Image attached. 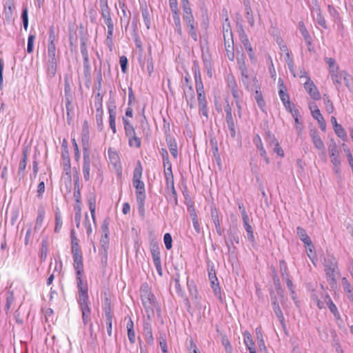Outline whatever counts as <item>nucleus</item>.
<instances>
[{"mask_svg": "<svg viewBox=\"0 0 353 353\" xmlns=\"http://www.w3.org/2000/svg\"><path fill=\"white\" fill-rule=\"evenodd\" d=\"M307 77V81L304 83V88L310 94V96L315 101L319 100L321 99L320 93L314 83L310 79V77Z\"/></svg>", "mask_w": 353, "mask_h": 353, "instance_id": "obj_9", "label": "nucleus"}, {"mask_svg": "<svg viewBox=\"0 0 353 353\" xmlns=\"http://www.w3.org/2000/svg\"><path fill=\"white\" fill-rule=\"evenodd\" d=\"M38 214L36 219V223L34 225V231L37 232L42 226L43 221L45 216V210L43 208L40 207L38 209Z\"/></svg>", "mask_w": 353, "mask_h": 353, "instance_id": "obj_29", "label": "nucleus"}, {"mask_svg": "<svg viewBox=\"0 0 353 353\" xmlns=\"http://www.w3.org/2000/svg\"><path fill=\"white\" fill-rule=\"evenodd\" d=\"M95 202H96V198L94 194H92L89 199H88V205L90 211L91 213L92 219L93 220V222L95 223Z\"/></svg>", "mask_w": 353, "mask_h": 353, "instance_id": "obj_34", "label": "nucleus"}, {"mask_svg": "<svg viewBox=\"0 0 353 353\" xmlns=\"http://www.w3.org/2000/svg\"><path fill=\"white\" fill-rule=\"evenodd\" d=\"M166 142L169 148V150L174 158H176L178 155L177 152V144L174 137L170 135L166 136Z\"/></svg>", "mask_w": 353, "mask_h": 353, "instance_id": "obj_24", "label": "nucleus"}, {"mask_svg": "<svg viewBox=\"0 0 353 353\" xmlns=\"http://www.w3.org/2000/svg\"><path fill=\"white\" fill-rule=\"evenodd\" d=\"M245 230L247 232L248 240L254 245L255 243V238L254 236V231L250 224L244 225Z\"/></svg>", "mask_w": 353, "mask_h": 353, "instance_id": "obj_38", "label": "nucleus"}, {"mask_svg": "<svg viewBox=\"0 0 353 353\" xmlns=\"http://www.w3.org/2000/svg\"><path fill=\"white\" fill-rule=\"evenodd\" d=\"M57 72V64L48 63L47 72L50 77H54Z\"/></svg>", "mask_w": 353, "mask_h": 353, "instance_id": "obj_63", "label": "nucleus"}, {"mask_svg": "<svg viewBox=\"0 0 353 353\" xmlns=\"http://www.w3.org/2000/svg\"><path fill=\"white\" fill-rule=\"evenodd\" d=\"M174 20V30L177 32V34L182 37L183 36V30L181 27V22L180 19V15L176 17H172Z\"/></svg>", "mask_w": 353, "mask_h": 353, "instance_id": "obj_36", "label": "nucleus"}, {"mask_svg": "<svg viewBox=\"0 0 353 353\" xmlns=\"http://www.w3.org/2000/svg\"><path fill=\"white\" fill-rule=\"evenodd\" d=\"M143 168L140 161H138L137 166L133 172L132 185L136 189L137 200L145 199V184L141 181Z\"/></svg>", "mask_w": 353, "mask_h": 353, "instance_id": "obj_2", "label": "nucleus"}, {"mask_svg": "<svg viewBox=\"0 0 353 353\" xmlns=\"http://www.w3.org/2000/svg\"><path fill=\"white\" fill-rule=\"evenodd\" d=\"M122 121L124 125L125 135H130V134H132V132L135 130L132 124L125 117H123Z\"/></svg>", "mask_w": 353, "mask_h": 353, "instance_id": "obj_37", "label": "nucleus"}, {"mask_svg": "<svg viewBox=\"0 0 353 353\" xmlns=\"http://www.w3.org/2000/svg\"><path fill=\"white\" fill-rule=\"evenodd\" d=\"M270 298H271V303L272 305H274V303L275 304H279L280 303H282L283 301V294H281V296H279V295L276 292H270Z\"/></svg>", "mask_w": 353, "mask_h": 353, "instance_id": "obj_46", "label": "nucleus"}, {"mask_svg": "<svg viewBox=\"0 0 353 353\" xmlns=\"http://www.w3.org/2000/svg\"><path fill=\"white\" fill-rule=\"evenodd\" d=\"M163 241L166 249L170 250L172 247V239L171 234L170 233L165 234L163 236Z\"/></svg>", "mask_w": 353, "mask_h": 353, "instance_id": "obj_56", "label": "nucleus"}, {"mask_svg": "<svg viewBox=\"0 0 353 353\" xmlns=\"http://www.w3.org/2000/svg\"><path fill=\"white\" fill-rule=\"evenodd\" d=\"M108 112H109V123L110 127L112 130V132L115 134L117 132L116 129V115H117V106L114 102H110L108 104Z\"/></svg>", "mask_w": 353, "mask_h": 353, "instance_id": "obj_13", "label": "nucleus"}, {"mask_svg": "<svg viewBox=\"0 0 353 353\" xmlns=\"http://www.w3.org/2000/svg\"><path fill=\"white\" fill-rule=\"evenodd\" d=\"M174 280L175 288H176L177 294L179 296L183 297L184 295V292L182 290L181 285H180V274L178 272H176L175 274Z\"/></svg>", "mask_w": 353, "mask_h": 353, "instance_id": "obj_44", "label": "nucleus"}, {"mask_svg": "<svg viewBox=\"0 0 353 353\" xmlns=\"http://www.w3.org/2000/svg\"><path fill=\"white\" fill-rule=\"evenodd\" d=\"M150 252L153 262L161 261V253L159 243L155 240L150 241Z\"/></svg>", "mask_w": 353, "mask_h": 353, "instance_id": "obj_20", "label": "nucleus"}, {"mask_svg": "<svg viewBox=\"0 0 353 353\" xmlns=\"http://www.w3.org/2000/svg\"><path fill=\"white\" fill-rule=\"evenodd\" d=\"M183 14L192 13V9L188 0H181Z\"/></svg>", "mask_w": 353, "mask_h": 353, "instance_id": "obj_61", "label": "nucleus"}, {"mask_svg": "<svg viewBox=\"0 0 353 353\" xmlns=\"http://www.w3.org/2000/svg\"><path fill=\"white\" fill-rule=\"evenodd\" d=\"M100 13L107 26H114L111 16L110 8L108 5V0H99Z\"/></svg>", "mask_w": 353, "mask_h": 353, "instance_id": "obj_7", "label": "nucleus"}, {"mask_svg": "<svg viewBox=\"0 0 353 353\" xmlns=\"http://www.w3.org/2000/svg\"><path fill=\"white\" fill-rule=\"evenodd\" d=\"M114 316H105V324L107 326V332L109 336H112V319Z\"/></svg>", "mask_w": 353, "mask_h": 353, "instance_id": "obj_59", "label": "nucleus"}, {"mask_svg": "<svg viewBox=\"0 0 353 353\" xmlns=\"http://www.w3.org/2000/svg\"><path fill=\"white\" fill-rule=\"evenodd\" d=\"M88 39L85 35H82L80 37V49L81 53L83 60H89V55L88 51Z\"/></svg>", "mask_w": 353, "mask_h": 353, "instance_id": "obj_27", "label": "nucleus"}, {"mask_svg": "<svg viewBox=\"0 0 353 353\" xmlns=\"http://www.w3.org/2000/svg\"><path fill=\"white\" fill-rule=\"evenodd\" d=\"M99 255L101 256V263L103 267L105 268L107 265L108 263V250H99Z\"/></svg>", "mask_w": 353, "mask_h": 353, "instance_id": "obj_54", "label": "nucleus"}, {"mask_svg": "<svg viewBox=\"0 0 353 353\" xmlns=\"http://www.w3.org/2000/svg\"><path fill=\"white\" fill-rule=\"evenodd\" d=\"M28 8L26 6L23 8L22 12H21V19L23 21V25L25 30H28Z\"/></svg>", "mask_w": 353, "mask_h": 353, "instance_id": "obj_43", "label": "nucleus"}, {"mask_svg": "<svg viewBox=\"0 0 353 353\" xmlns=\"http://www.w3.org/2000/svg\"><path fill=\"white\" fill-rule=\"evenodd\" d=\"M142 17L143 19L144 24L145 25L148 30L150 28V13L147 8L142 10Z\"/></svg>", "mask_w": 353, "mask_h": 353, "instance_id": "obj_51", "label": "nucleus"}, {"mask_svg": "<svg viewBox=\"0 0 353 353\" xmlns=\"http://www.w3.org/2000/svg\"><path fill=\"white\" fill-rule=\"evenodd\" d=\"M23 157L21 160L19 165V172H18V176L19 177H23V172L26 169V164H27V160H28V150L27 148L23 149Z\"/></svg>", "mask_w": 353, "mask_h": 353, "instance_id": "obj_28", "label": "nucleus"}, {"mask_svg": "<svg viewBox=\"0 0 353 353\" xmlns=\"http://www.w3.org/2000/svg\"><path fill=\"white\" fill-rule=\"evenodd\" d=\"M130 134V135H125L126 137H128V139L129 146L131 148H133V147L137 148H140L141 145V138H139L137 135L135 130L132 132V134Z\"/></svg>", "mask_w": 353, "mask_h": 353, "instance_id": "obj_26", "label": "nucleus"}, {"mask_svg": "<svg viewBox=\"0 0 353 353\" xmlns=\"http://www.w3.org/2000/svg\"><path fill=\"white\" fill-rule=\"evenodd\" d=\"M36 35L35 34H30L28 38V46H27V52L30 54L33 52L34 49V41L35 40Z\"/></svg>", "mask_w": 353, "mask_h": 353, "instance_id": "obj_48", "label": "nucleus"}, {"mask_svg": "<svg viewBox=\"0 0 353 353\" xmlns=\"http://www.w3.org/2000/svg\"><path fill=\"white\" fill-rule=\"evenodd\" d=\"M62 148V159H63V170L66 172V174L70 173V159L69 155V152L67 145V141L65 139H63V143L61 144Z\"/></svg>", "mask_w": 353, "mask_h": 353, "instance_id": "obj_8", "label": "nucleus"}, {"mask_svg": "<svg viewBox=\"0 0 353 353\" xmlns=\"http://www.w3.org/2000/svg\"><path fill=\"white\" fill-rule=\"evenodd\" d=\"M324 104L325 105V110L327 113L330 114L334 112V105L331 100L329 99V97L326 94L323 96Z\"/></svg>", "mask_w": 353, "mask_h": 353, "instance_id": "obj_45", "label": "nucleus"}, {"mask_svg": "<svg viewBox=\"0 0 353 353\" xmlns=\"http://www.w3.org/2000/svg\"><path fill=\"white\" fill-rule=\"evenodd\" d=\"M73 267L75 270L76 273V279L77 286L79 285H84L83 283V281L81 279V276L83 272V262H74Z\"/></svg>", "mask_w": 353, "mask_h": 353, "instance_id": "obj_21", "label": "nucleus"}, {"mask_svg": "<svg viewBox=\"0 0 353 353\" xmlns=\"http://www.w3.org/2000/svg\"><path fill=\"white\" fill-rule=\"evenodd\" d=\"M192 70L194 75L195 84L203 83L199 66L194 64Z\"/></svg>", "mask_w": 353, "mask_h": 353, "instance_id": "obj_49", "label": "nucleus"}, {"mask_svg": "<svg viewBox=\"0 0 353 353\" xmlns=\"http://www.w3.org/2000/svg\"><path fill=\"white\" fill-rule=\"evenodd\" d=\"M103 310L105 312V316H114L113 313L111 310V303L110 300L106 298L105 300L104 305H103Z\"/></svg>", "mask_w": 353, "mask_h": 353, "instance_id": "obj_52", "label": "nucleus"}, {"mask_svg": "<svg viewBox=\"0 0 353 353\" xmlns=\"http://www.w3.org/2000/svg\"><path fill=\"white\" fill-rule=\"evenodd\" d=\"M140 296L145 313L150 319L152 316H154V308L157 307L158 303L155 296L152 293L147 283L141 285Z\"/></svg>", "mask_w": 353, "mask_h": 353, "instance_id": "obj_1", "label": "nucleus"}, {"mask_svg": "<svg viewBox=\"0 0 353 353\" xmlns=\"http://www.w3.org/2000/svg\"><path fill=\"white\" fill-rule=\"evenodd\" d=\"M83 173L84 179L86 181L90 180V152L83 153Z\"/></svg>", "mask_w": 353, "mask_h": 353, "instance_id": "obj_16", "label": "nucleus"}, {"mask_svg": "<svg viewBox=\"0 0 353 353\" xmlns=\"http://www.w3.org/2000/svg\"><path fill=\"white\" fill-rule=\"evenodd\" d=\"M337 268H334V263L332 265L331 268H325V271L327 277L328 281L332 283H336L335 272Z\"/></svg>", "mask_w": 353, "mask_h": 353, "instance_id": "obj_33", "label": "nucleus"}, {"mask_svg": "<svg viewBox=\"0 0 353 353\" xmlns=\"http://www.w3.org/2000/svg\"><path fill=\"white\" fill-rule=\"evenodd\" d=\"M210 215L214 225L220 223L219 212L216 208H211Z\"/></svg>", "mask_w": 353, "mask_h": 353, "instance_id": "obj_57", "label": "nucleus"}, {"mask_svg": "<svg viewBox=\"0 0 353 353\" xmlns=\"http://www.w3.org/2000/svg\"><path fill=\"white\" fill-rule=\"evenodd\" d=\"M48 251V242L46 240H43L41 243V249L40 254V259L42 261H44L47 258Z\"/></svg>", "mask_w": 353, "mask_h": 353, "instance_id": "obj_39", "label": "nucleus"}, {"mask_svg": "<svg viewBox=\"0 0 353 353\" xmlns=\"http://www.w3.org/2000/svg\"><path fill=\"white\" fill-rule=\"evenodd\" d=\"M273 282H274V285L276 288V292L279 295V296H281V294H283V291L281 288V285L279 279L276 276H274Z\"/></svg>", "mask_w": 353, "mask_h": 353, "instance_id": "obj_58", "label": "nucleus"}, {"mask_svg": "<svg viewBox=\"0 0 353 353\" xmlns=\"http://www.w3.org/2000/svg\"><path fill=\"white\" fill-rule=\"evenodd\" d=\"M224 111L225 112V121L230 130V136L234 138L236 136L235 123L232 116V110L228 99L225 100Z\"/></svg>", "mask_w": 353, "mask_h": 353, "instance_id": "obj_6", "label": "nucleus"}, {"mask_svg": "<svg viewBox=\"0 0 353 353\" xmlns=\"http://www.w3.org/2000/svg\"><path fill=\"white\" fill-rule=\"evenodd\" d=\"M94 105L96 107V112H101L103 111L102 109V96L100 93H97L95 96V103Z\"/></svg>", "mask_w": 353, "mask_h": 353, "instance_id": "obj_55", "label": "nucleus"}, {"mask_svg": "<svg viewBox=\"0 0 353 353\" xmlns=\"http://www.w3.org/2000/svg\"><path fill=\"white\" fill-rule=\"evenodd\" d=\"M297 235L299 236L301 241H302L306 246H313L312 241L310 236L306 233L305 229L301 227H298L296 228Z\"/></svg>", "mask_w": 353, "mask_h": 353, "instance_id": "obj_25", "label": "nucleus"}, {"mask_svg": "<svg viewBox=\"0 0 353 353\" xmlns=\"http://www.w3.org/2000/svg\"><path fill=\"white\" fill-rule=\"evenodd\" d=\"M244 343L248 350L249 347H254L253 346L254 343L252 339L251 334L248 332H246L244 334Z\"/></svg>", "mask_w": 353, "mask_h": 353, "instance_id": "obj_53", "label": "nucleus"}, {"mask_svg": "<svg viewBox=\"0 0 353 353\" xmlns=\"http://www.w3.org/2000/svg\"><path fill=\"white\" fill-rule=\"evenodd\" d=\"M241 81L245 88L248 91H253L256 86L259 85L256 77L252 74H248L245 77H242Z\"/></svg>", "mask_w": 353, "mask_h": 353, "instance_id": "obj_11", "label": "nucleus"}, {"mask_svg": "<svg viewBox=\"0 0 353 353\" xmlns=\"http://www.w3.org/2000/svg\"><path fill=\"white\" fill-rule=\"evenodd\" d=\"M243 6L245 7V17L247 20L250 25V26L253 27L254 25V19L253 16V12L250 6V2L249 0H243Z\"/></svg>", "mask_w": 353, "mask_h": 353, "instance_id": "obj_23", "label": "nucleus"}, {"mask_svg": "<svg viewBox=\"0 0 353 353\" xmlns=\"http://www.w3.org/2000/svg\"><path fill=\"white\" fill-rule=\"evenodd\" d=\"M313 12H316V17L315 18V20L316 23L321 26L323 28L327 29V26L326 21L324 18V17L322 15L321 12L319 8H316L313 9Z\"/></svg>", "mask_w": 353, "mask_h": 353, "instance_id": "obj_30", "label": "nucleus"}, {"mask_svg": "<svg viewBox=\"0 0 353 353\" xmlns=\"http://www.w3.org/2000/svg\"><path fill=\"white\" fill-rule=\"evenodd\" d=\"M143 334L145 336L146 341L148 343L151 344L153 342V336L152 333L151 325L148 323L143 325Z\"/></svg>", "mask_w": 353, "mask_h": 353, "instance_id": "obj_31", "label": "nucleus"}, {"mask_svg": "<svg viewBox=\"0 0 353 353\" xmlns=\"http://www.w3.org/2000/svg\"><path fill=\"white\" fill-rule=\"evenodd\" d=\"M328 150L331 158V162L333 165H341V160L339 156L338 146L335 141L331 140L328 146Z\"/></svg>", "mask_w": 353, "mask_h": 353, "instance_id": "obj_10", "label": "nucleus"}, {"mask_svg": "<svg viewBox=\"0 0 353 353\" xmlns=\"http://www.w3.org/2000/svg\"><path fill=\"white\" fill-rule=\"evenodd\" d=\"M62 226V220L61 216V213L57 209V210L55 212V228H54V232L58 233Z\"/></svg>", "mask_w": 353, "mask_h": 353, "instance_id": "obj_42", "label": "nucleus"}, {"mask_svg": "<svg viewBox=\"0 0 353 353\" xmlns=\"http://www.w3.org/2000/svg\"><path fill=\"white\" fill-rule=\"evenodd\" d=\"M228 239H225V245L230 250L231 247L234 245V243H239V236L237 232L235 230H229L227 232Z\"/></svg>", "mask_w": 353, "mask_h": 353, "instance_id": "obj_15", "label": "nucleus"}, {"mask_svg": "<svg viewBox=\"0 0 353 353\" xmlns=\"http://www.w3.org/2000/svg\"><path fill=\"white\" fill-rule=\"evenodd\" d=\"M272 306L273 310H274L276 317L278 318L279 322L281 323L282 326L284 327L285 326V318H284L283 312L279 306V305L275 304V303H274V305H272Z\"/></svg>", "mask_w": 353, "mask_h": 353, "instance_id": "obj_32", "label": "nucleus"}, {"mask_svg": "<svg viewBox=\"0 0 353 353\" xmlns=\"http://www.w3.org/2000/svg\"><path fill=\"white\" fill-rule=\"evenodd\" d=\"M13 301H14L13 294L12 292H10L8 296L6 298V303L5 308H4L5 311L6 312H8V311L10 310V306L12 304Z\"/></svg>", "mask_w": 353, "mask_h": 353, "instance_id": "obj_62", "label": "nucleus"}, {"mask_svg": "<svg viewBox=\"0 0 353 353\" xmlns=\"http://www.w3.org/2000/svg\"><path fill=\"white\" fill-rule=\"evenodd\" d=\"M96 121L99 131L103 129V111L96 112Z\"/></svg>", "mask_w": 353, "mask_h": 353, "instance_id": "obj_60", "label": "nucleus"}, {"mask_svg": "<svg viewBox=\"0 0 353 353\" xmlns=\"http://www.w3.org/2000/svg\"><path fill=\"white\" fill-rule=\"evenodd\" d=\"M183 19L186 25L191 38L194 41H196L198 40V36L196 30V22L194 20L192 12L189 14H183Z\"/></svg>", "mask_w": 353, "mask_h": 353, "instance_id": "obj_5", "label": "nucleus"}, {"mask_svg": "<svg viewBox=\"0 0 353 353\" xmlns=\"http://www.w3.org/2000/svg\"><path fill=\"white\" fill-rule=\"evenodd\" d=\"M254 90L255 91L254 99L256 101L259 108L261 110V111L265 112V102L263 99V94L260 90V85L256 86L254 89Z\"/></svg>", "mask_w": 353, "mask_h": 353, "instance_id": "obj_22", "label": "nucleus"}, {"mask_svg": "<svg viewBox=\"0 0 353 353\" xmlns=\"http://www.w3.org/2000/svg\"><path fill=\"white\" fill-rule=\"evenodd\" d=\"M228 23L223 25V34L224 39V45L226 52H230L232 57H234V40L232 29L230 24L228 22V19L225 20Z\"/></svg>", "mask_w": 353, "mask_h": 353, "instance_id": "obj_4", "label": "nucleus"}, {"mask_svg": "<svg viewBox=\"0 0 353 353\" xmlns=\"http://www.w3.org/2000/svg\"><path fill=\"white\" fill-rule=\"evenodd\" d=\"M334 130L336 134L339 137L341 138L343 140L346 139L347 134L341 125H336V128H334Z\"/></svg>", "mask_w": 353, "mask_h": 353, "instance_id": "obj_50", "label": "nucleus"}, {"mask_svg": "<svg viewBox=\"0 0 353 353\" xmlns=\"http://www.w3.org/2000/svg\"><path fill=\"white\" fill-rule=\"evenodd\" d=\"M79 297L77 298V302L79 305L81 312L91 310V307L90 306V303L89 301L88 296V289L87 284L85 283L84 285H79L77 286Z\"/></svg>", "mask_w": 353, "mask_h": 353, "instance_id": "obj_3", "label": "nucleus"}, {"mask_svg": "<svg viewBox=\"0 0 353 353\" xmlns=\"http://www.w3.org/2000/svg\"><path fill=\"white\" fill-rule=\"evenodd\" d=\"M327 303V305L330 310V312L334 315L336 316V314H339V312L337 310L336 306L335 304L332 302L331 298L329 296H327L325 297V300Z\"/></svg>", "mask_w": 353, "mask_h": 353, "instance_id": "obj_47", "label": "nucleus"}, {"mask_svg": "<svg viewBox=\"0 0 353 353\" xmlns=\"http://www.w3.org/2000/svg\"><path fill=\"white\" fill-rule=\"evenodd\" d=\"M310 136L312 139V143L314 145L315 148L319 150H323L325 149V145L321 140L319 132L316 130H311L310 132Z\"/></svg>", "mask_w": 353, "mask_h": 353, "instance_id": "obj_18", "label": "nucleus"}, {"mask_svg": "<svg viewBox=\"0 0 353 353\" xmlns=\"http://www.w3.org/2000/svg\"><path fill=\"white\" fill-rule=\"evenodd\" d=\"M90 136H89V130L87 125V122L85 121L82 132H81V144L83 148V153L90 152V143H89Z\"/></svg>", "mask_w": 353, "mask_h": 353, "instance_id": "obj_12", "label": "nucleus"}, {"mask_svg": "<svg viewBox=\"0 0 353 353\" xmlns=\"http://www.w3.org/2000/svg\"><path fill=\"white\" fill-rule=\"evenodd\" d=\"M121 71L125 73L128 68V59L125 56H121L119 59Z\"/></svg>", "mask_w": 353, "mask_h": 353, "instance_id": "obj_64", "label": "nucleus"}, {"mask_svg": "<svg viewBox=\"0 0 353 353\" xmlns=\"http://www.w3.org/2000/svg\"><path fill=\"white\" fill-rule=\"evenodd\" d=\"M184 91V96L185 101L188 103V105L190 106V108H194L195 101H194V91L193 90V88L192 85H190L188 86V88H183Z\"/></svg>", "mask_w": 353, "mask_h": 353, "instance_id": "obj_17", "label": "nucleus"}, {"mask_svg": "<svg viewBox=\"0 0 353 353\" xmlns=\"http://www.w3.org/2000/svg\"><path fill=\"white\" fill-rule=\"evenodd\" d=\"M281 85L283 86V88H281L279 91V95L280 97V99L281 101L283 102V104L286 103V102H289L290 101V97L289 94L286 92L285 88L283 86V83H281Z\"/></svg>", "mask_w": 353, "mask_h": 353, "instance_id": "obj_40", "label": "nucleus"}, {"mask_svg": "<svg viewBox=\"0 0 353 353\" xmlns=\"http://www.w3.org/2000/svg\"><path fill=\"white\" fill-rule=\"evenodd\" d=\"M64 92H65V101H68V100L72 101V95L71 87H70V85L68 78L65 79Z\"/></svg>", "mask_w": 353, "mask_h": 353, "instance_id": "obj_35", "label": "nucleus"}, {"mask_svg": "<svg viewBox=\"0 0 353 353\" xmlns=\"http://www.w3.org/2000/svg\"><path fill=\"white\" fill-rule=\"evenodd\" d=\"M299 31H300L301 35L303 36V37L305 40L306 44L308 46V50L311 51L312 48L310 46H312V40L310 33L308 32V31L303 21H300L299 23Z\"/></svg>", "mask_w": 353, "mask_h": 353, "instance_id": "obj_19", "label": "nucleus"}, {"mask_svg": "<svg viewBox=\"0 0 353 353\" xmlns=\"http://www.w3.org/2000/svg\"><path fill=\"white\" fill-rule=\"evenodd\" d=\"M65 108H66V114H67V121L68 123L70 124V121L72 119L73 115H71L73 111V106L72 105V101H65Z\"/></svg>", "mask_w": 353, "mask_h": 353, "instance_id": "obj_41", "label": "nucleus"}, {"mask_svg": "<svg viewBox=\"0 0 353 353\" xmlns=\"http://www.w3.org/2000/svg\"><path fill=\"white\" fill-rule=\"evenodd\" d=\"M165 182L168 189L171 190V196L173 198V203L174 205H178V199H177V193L174 188V176L172 173H168V174L165 175Z\"/></svg>", "mask_w": 353, "mask_h": 353, "instance_id": "obj_14", "label": "nucleus"}]
</instances>
